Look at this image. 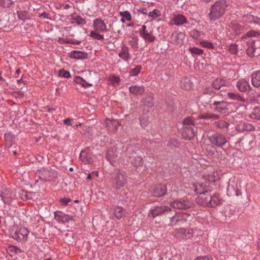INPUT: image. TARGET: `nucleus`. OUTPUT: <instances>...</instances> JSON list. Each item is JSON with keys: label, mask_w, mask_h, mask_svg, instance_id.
<instances>
[{"label": "nucleus", "mask_w": 260, "mask_h": 260, "mask_svg": "<svg viewBox=\"0 0 260 260\" xmlns=\"http://www.w3.org/2000/svg\"><path fill=\"white\" fill-rule=\"evenodd\" d=\"M229 6V3L226 0L216 1L210 8L208 17L210 20L215 21L220 18L225 13Z\"/></svg>", "instance_id": "obj_1"}, {"label": "nucleus", "mask_w": 260, "mask_h": 260, "mask_svg": "<svg viewBox=\"0 0 260 260\" xmlns=\"http://www.w3.org/2000/svg\"><path fill=\"white\" fill-rule=\"evenodd\" d=\"M127 176L124 172L118 171L112 174L111 181L113 187L119 189L126 185L127 183Z\"/></svg>", "instance_id": "obj_2"}, {"label": "nucleus", "mask_w": 260, "mask_h": 260, "mask_svg": "<svg viewBox=\"0 0 260 260\" xmlns=\"http://www.w3.org/2000/svg\"><path fill=\"white\" fill-rule=\"evenodd\" d=\"M216 95L217 94L211 87L207 86L202 89L199 99L205 106L210 107L215 100V97Z\"/></svg>", "instance_id": "obj_3"}, {"label": "nucleus", "mask_w": 260, "mask_h": 260, "mask_svg": "<svg viewBox=\"0 0 260 260\" xmlns=\"http://www.w3.org/2000/svg\"><path fill=\"white\" fill-rule=\"evenodd\" d=\"M37 175L41 181L50 182L54 181L57 178V173L50 167L43 168L38 171Z\"/></svg>", "instance_id": "obj_4"}, {"label": "nucleus", "mask_w": 260, "mask_h": 260, "mask_svg": "<svg viewBox=\"0 0 260 260\" xmlns=\"http://www.w3.org/2000/svg\"><path fill=\"white\" fill-rule=\"evenodd\" d=\"M193 203L187 200L184 199L176 200L170 203V205L173 208L179 210H186L192 206Z\"/></svg>", "instance_id": "obj_5"}, {"label": "nucleus", "mask_w": 260, "mask_h": 260, "mask_svg": "<svg viewBox=\"0 0 260 260\" xmlns=\"http://www.w3.org/2000/svg\"><path fill=\"white\" fill-rule=\"evenodd\" d=\"M208 139L211 144L219 147H222L227 142L225 137L223 135L217 133L208 137Z\"/></svg>", "instance_id": "obj_6"}, {"label": "nucleus", "mask_w": 260, "mask_h": 260, "mask_svg": "<svg viewBox=\"0 0 260 260\" xmlns=\"http://www.w3.org/2000/svg\"><path fill=\"white\" fill-rule=\"evenodd\" d=\"M29 231L25 228H20L15 232L11 234L12 237L20 242H25L27 240Z\"/></svg>", "instance_id": "obj_7"}, {"label": "nucleus", "mask_w": 260, "mask_h": 260, "mask_svg": "<svg viewBox=\"0 0 260 260\" xmlns=\"http://www.w3.org/2000/svg\"><path fill=\"white\" fill-rule=\"evenodd\" d=\"M171 211V208L166 206H155L153 207L149 211L148 216L155 218L156 216H160Z\"/></svg>", "instance_id": "obj_8"}, {"label": "nucleus", "mask_w": 260, "mask_h": 260, "mask_svg": "<svg viewBox=\"0 0 260 260\" xmlns=\"http://www.w3.org/2000/svg\"><path fill=\"white\" fill-rule=\"evenodd\" d=\"M228 103L226 102L223 101H217L215 100L210 108L215 112L225 113L228 110Z\"/></svg>", "instance_id": "obj_9"}, {"label": "nucleus", "mask_w": 260, "mask_h": 260, "mask_svg": "<svg viewBox=\"0 0 260 260\" xmlns=\"http://www.w3.org/2000/svg\"><path fill=\"white\" fill-rule=\"evenodd\" d=\"M189 214L183 212H177L170 218V222L172 224H177L179 222H183L186 221Z\"/></svg>", "instance_id": "obj_10"}, {"label": "nucleus", "mask_w": 260, "mask_h": 260, "mask_svg": "<svg viewBox=\"0 0 260 260\" xmlns=\"http://www.w3.org/2000/svg\"><path fill=\"white\" fill-rule=\"evenodd\" d=\"M152 30L148 31L146 30V26L145 25L142 26L140 28L139 32L141 37L145 40V41L149 42H153L155 37L152 34Z\"/></svg>", "instance_id": "obj_11"}, {"label": "nucleus", "mask_w": 260, "mask_h": 260, "mask_svg": "<svg viewBox=\"0 0 260 260\" xmlns=\"http://www.w3.org/2000/svg\"><path fill=\"white\" fill-rule=\"evenodd\" d=\"M197 130L195 126L183 127L182 136L185 140H191L194 137Z\"/></svg>", "instance_id": "obj_12"}, {"label": "nucleus", "mask_w": 260, "mask_h": 260, "mask_svg": "<svg viewBox=\"0 0 260 260\" xmlns=\"http://www.w3.org/2000/svg\"><path fill=\"white\" fill-rule=\"evenodd\" d=\"M236 87L241 92H246L252 90L249 82L245 79H239L236 83Z\"/></svg>", "instance_id": "obj_13"}, {"label": "nucleus", "mask_w": 260, "mask_h": 260, "mask_svg": "<svg viewBox=\"0 0 260 260\" xmlns=\"http://www.w3.org/2000/svg\"><path fill=\"white\" fill-rule=\"evenodd\" d=\"M93 28L97 32L107 31V26L104 21L100 18H96L93 20Z\"/></svg>", "instance_id": "obj_14"}, {"label": "nucleus", "mask_w": 260, "mask_h": 260, "mask_svg": "<svg viewBox=\"0 0 260 260\" xmlns=\"http://www.w3.org/2000/svg\"><path fill=\"white\" fill-rule=\"evenodd\" d=\"M210 190H204L200 193L199 196L196 198V202L199 205L208 207V195L205 194V192H208Z\"/></svg>", "instance_id": "obj_15"}, {"label": "nucleus", "mask_w": 260, "mask_h": 260, "mask_svg": "<svg viewBox=\"0 0 260 260\" xmlns=\"http://www.w3.org/2000/svg\"><path fill=\"white\" fill-rule=\"evenodd\" d=\"M228 82L224 79L221 78H217L213 80L211 83L212 89L219 90L221 88L227 86Z\"/></svg>", "instance_id": "obj_16"}, {"label": "nucleus", "mask_w": 260, "mask_h": 260, "mask_svg": "<svg viewBox=\"0 0 260 260\" xmlns=\"http://www.w3.org/2000/svg\"><path fill=\"white\" fill-rule=\"evenodd\" d=\"M167 191V187L165 185L159 184L155 186L152 190V193L154 197H161L165 195Z\"/></svg>", "instance_id": "obj_17"}, {"label": "nucleus", "mask_w": 260, "mask_h": 260, "mask_svg": "<svg viewBox=\"0 0 260 260\" xmlns=\"http://www.w3.org/2000/svg\"><path fill=\"white\" fill-rule=\"evenodd\" d=\"M118 56L126 62L131 58L129 48L125 45L123 44L122 45L121 49L118 53Z\"/></svg>", "instance_id": "obj_18"}, {"label": "nucleus", "mask_w": 260, "mask_h": 260, "mask_svg": "<svg viewBox=\"0 0 260 260\" xmlns=\"http://www.w3.org/2000/svg\"><path fill=\"white\" fill-rule=\"evenodd\" d=\"M208 207H215L221 203V199L217 194H214L213 196L208 195Z\"/></svg>", "instance_id": "obj_19"}, {"label": "nucleus", "mask_w": 260, "mask_h": 260, "mask_svg": "<svg viewBox=\"0 0 260 260\" xmlns=\"http://www.w3.org/2000/svg\"><path fill=\"white\" fill-rule=\"evenodd\" d=\"M185 35L183 32H174L171 35V41L176 44H181L183 43Z\"/></svg>", "instance_id": "obj_20"}, {"label": "nucleus", "mask_w": 260, "mask_h": 260, "mask_svg": "<svg viewBox=\"0 0 260 260\" xmlns=\"http://www.w3.org/2000/svg\"><path fill=\"white\" fill-rule=\"evenodd\" d=\"M251 80L253 86L258 87L260 86V71H255L251 74Z\"/></svg>", "instance_id": "obj_21"}, {"label": "nucleus", "mask_w": 260, "mask_h": 260, "mask_svg": "<svg viewBox=\"0 0 260 260\" xmlns=\"http://www.w3.org/2000/svg\"><path fill=\"white\" fill-rule=\"evenodd\" d=\"M70 57L75 59H85L88 58V54L80 51L73 50L71 52Z\"/></svg>", "instance_id": "obj_22"}, {"label": "nucleus", "mask_w": 260, "mask_h": 260, "mask_svg": "<svg viewBox=\"0 0 260 260\" xmlns=\"http://www.w3.org/2000/svg\"><path fill=\"white\" fill-rule=\"evenodd\" d=\"M79 158L82 162L85 164L92 162V157L90 153L86 151H82L80 154Z\"/></svg>", "instance_id": "obj_23"}, {"label": "nucleus", "mask_w": 260, "mask_h": 260, "mask_svg": "<svg viewBox=\"0 0 260 260\" xmlns=\"http://www.w3.org/2000/svg\"><path fill=\"white\" fill-rule=\"evenodd\" d=\"M180 86L182 88L190 90L192 88L193 84L189 78L184 77L181 80Z\"/></svg>", "instance_id": "obj_24"}, {"label": "nucleus", "mask_w": 260, "mask_h": 260, "mask_svg": "<svg viewBox=\"0 0 260 260\" xmlns=\"http://www.w3.org/2000/svg\"><path fill=\"white\" fill-rule=\"evenodd\" d=\"M129 92L134 95L142 94L145 91L143 86H132L129 87Z\"/></svg>", "instance_id": "obj_25"}, {"label": "nucleus", "mask_w": 260, "mask_h": 260, "mask_svg": "<svg viewBox=\"0 0 260 260\" xmlns=\"http://www.w3.org/2000/svg\"><path fill=\"white\" fill-rule=\"evenodd\" d=\"M174 24L176 25H181L187 23L186 17L181 14H177L174 18Z\"/></svg>", "instance_id": "obj_26"}, {"label": "nucleus", "mask_w": 260, "mask_h": 260, "mask_svg": "<svg viewBox=\"0 0 260 260\" xmlns=\"http://www.w3.org/2000/svg\"><path fill=\"white\" fill-rule=\"evenodd\" d=\"M188 235V233L187 232L186 229L180 228L176 231L175 237L179 240H183L187 239Z\"/></svg>", "instance_id": "obj_27"}, {"label": "nucleus", "mask_w": 260, "mask_h": 260, "mask_svg": "<svg viewBox=\"0 0 260 260\" xmlns=\"http://www.w3.org/2000/svg\"><path fill=\"white\" fill-rule=\"evenodd\" d=\"M114 214L117 219H120L125 215L124 209L120 206H116L114 209Z\"/></svg>", "instance_id": "obj_28"}, {"label": "nucleus", "mask_w": 260, "mask_h": 260, "mask_svg": "<svg viewBox=\"0 0 260 260\" xmlns=\"http://www.w3.org/2000/svg\"><path fill=\"white\" fill-rule=\"evenodd\" d=\"M143 104L148 107H151L153 106V96L151 93L149 95H147L145 98L143 99L142 101Z\"/></svg>", "instance_id": "obj_29"}, {"label": "nucleus", "mask_w": 260, "mask_h": 260, "mask_svg": "<svg viewBox=\"0 0 260 260\" xmlns=\"http://www.w3.org/2000/svg\"><path fill=\"white\" fill-rule=\"evenodd\" d=\"M237 129L240 132L248 131L254 129V127L249 123H243L242 125H238Z\"/></svg>", "instance_id": "obj_30"}, {"label": "nucleus", "mask_w": 260, "mask_h": 260, "mask_svg": "<svg viewBox=\"0 0 260 260\" xmlns=\"http://www.w3.org/2000/svg\"><path fill=\"white\" fill-rule=\"evenodd\" d=\"M182 124L183 127L194 126L195 121L192 117H187L183 119Z\"/></svg>", "instance_id": "obj_31"}, {"label": "nucleus", "mask_w": 260, "mask_h": 260, "mask_svg": "<svg viewBox=\"0 0 260 260\" xmlns=\"http://www.w3.org/2000/svg\"><path fill=\"white\" fill-rule=\"evenodd\" d=\"M249 116L252 119H260V107L254 108L249 113Z\"/></svg>", "instance_id": "obj_32"}, {"label": "nucleus", "mask_w": 260, "mask_h": 260, "mask_svg": "<svg viewBox=\"0 0 260 260\" xmlns=\"http://www.w3.org/2000/svg\"><path fill=\"white\" fill-rule=\"evenodd\" d=\"M74 81L79 84H80L83 87L91 86L92 84L91 83L86 82L80 76H76L75 77Z\"/></svg>", "instance_id": "obj_33"}, {"label": "nucleus", "mask_w": 260, "mask_h": 260, "mask_svg": "<svg viewBox=\"0 0 260 260\" xmlns=\"http://www.w3.org/2000/svg\"><path fill=\"white\" fill-rule=\"evenodd\" d=\"M199 117L201 119L216 120L219 119V115L212 113H206L205 114H200Z\"/></svg>", "instance_id": "obj_34"}, {"label": "nucleus", "mask_w": 260, "mask_h": 260, "mask_svg": "<svg viewBox=\"0 0 260 260\" xmlns=\"http://www.w3.org/2000/svg\"><path fill=\"white\" fill-rule=\"evenodd\" d=\"M131 163L135 167H140L143 164L142 158L139 156H135L132 158Z\"/></svg>", "instance_id": "obj_35"}, {"label": "nucleus", "mask_w": 260, "mask_h": 260, "mask_svg": "<svg viewBox=\"0 0 260 260\" xmlns=\"http://www.w3.org/2000/svg\"><path fill=\"white\" fill-rule=\"evenodd\" d=\"M106 157L108 160L112 164V161H114L116 159L118 156L117 155H114L113 150H108L107 152Z\"/></svg>", "instance_id": "obj_36"}, {"label": "nucleus", "mask_w": 260, "mask_h": 260, "mask_svg": "<svg viewBox=\"0 0 260 260\" xmlns=\"http://www.w3.org/2000/svg\"><path fill=\"white\" fill-rule=\"evenodd\" d=\"M253 43V41H252ZM256 47L252 43L246 49V53L249 56L253 57L254 56V52L256 50Z\"/></svg>", "instance_id": "obj_37"}, {"label": "nucleus", "mask_w": 260, "mask_h": 260, "mask_svg": "<svg viewBox=\"0 0 260 260\" xmlns=\"http://www.w3.org/2000/svg\"><path fill=\"white\" fill-rule=\"evenodd\" d=\"M72 23H76L78 25H84L86 23V21L80 16L72 18Z\"/></svg>", "instance_id": "obj_38"}, {"label": "nucleus", "mask_w": 260, "mask_h": 260, "mask_svg": "<svg viewBox=\"0 0 260 260\" xmlns=\"http://www.w3.org/2000/svg\"><path fill=\"white\" fill-rule=\"evenodd\" d=\"M190 36L194 40H199L202 37V32L197 29H193L190 31Z\"/></svg>", "instance_id": "obj_39"}, {"label": "nucleus", "mask_w": 260, "mask_h": 260, "mask_svg": "<svg viewBox=\"0 0 260 260\" xmlns=\"http://www.w3.org/2000/svg\"><path fill=\"white\" fill-rule=\"evenodd\" d=\"M228 96L230 99L238 101H242L243 100L242 96L238 93L229 92L228 93Z\"/></svg>", "instance_id": "obj_40"}, {"label": "nucleus", "mask_w": 260, "mask_h": 260, "mask_svg": "<svg viewBox=\"0 0 260 260\" xmlns=\"http://www.w3.org/2000/svg\"><path fill=\"white\" fill-rule=\"evenodd\" d=\"M142 67L140 66H137L134 69L131 70L129 71L130 76H137L140 72Z\"/></svg>", "instance_id": "obj_41"}, {"label": "nucleus", "mask_w": 260, "mask_h": 260, "mask_svg": "<svg viewBox=\"0 0 260 260\" xmlns=\"http://www.w3.org/2000/svg\"><path fill=\"white\" fill-rule=\"evenodd\" d=\"M109 81L113 85H118L120 81V78L115 75H111L109 77Z\"/></svg>", "instance_id": "obj_42"}, {"label": "nucleus", "mask_w": 260, "mask_h": 260, "mask_svg": "<svg viewBox=\"0 0 260 260\" xmlns=\"http://www.w3.org/2000/svg\"><path fill=\"white\" fill-rule=\"evenodd\" d=\"M89 36L98 40L104 39V36L96 32V31H91L90 32Z\"/></svg>", "instance_id": "obj_43"}, {"label": "nucleus", "mask_w": 260, "mask_h": 260, "mask_svg": "<svg viewBox=\"0 0 260 260\" xmlns=\"http://www.w3.org/2000/svg\"><path fill=\"white\" fill-rule=\"evenodd\" d=\"M13 3L12 0H0V6L4 8H9Z\"/></svg>", "instance_id": "obj_44"}, {"label": "nucleus", "mask_w": 260, "mask_h": 260, "mask_svg": "<svg viewBox=\"0 0 260 260\" xmlns=\"http://www.w3.org/2000/svg\"><path fill=\"white\" fill-rule=\"evenodd\" d=\"M216 127L219 128H226L229 126V123L223 120H220L215 122Z\"/></svg>", "instance_id": "obj_45"}, {"label": "nucleus", "mask_w": 260, "mask_h": 260, "mask_svg": "<svg viewBox=\"0 0 260 260\" xmlns=\"http://www.w3.org/2000/svg\"><path fill=\"white\" fill-rule=\"evenodd\" d=\"M120 15L122 16L123 18L127 21H131L132 19V16L128 11H124L123 12H120Z\"/></svg>", "instance_id": "obj_46"}, {"label": "nucleus", "mask_w": 260, "mask_h": 260, "mask_svg": "<svg viewBox=\"0 0 260 260\" xmlns=\"http://www.w3.org/2000/svg\"><path fill=\"white\" fill-rule=\"evenodd\" d=\"M229 48L230 52L233 54H236L238 52L237 45L236 44H230Z\"/></svg>", "instance_id": "obj_47"}, {"label": "nucleus", "mask_w": 260, "mask_h": 260, "mask_svg": "<svg viewBox=\"0 0 260 260\" xmlns=\"http://www.w3.org/2000/svg\"><path fill=\"white\" fill-rule=\"evenodd\" d=\"M8 250L10 252H14L15 253H19L22 252V251L18 247L14 245H11L8 247Z\"/></svg>", "instance_id": "obj_48"}, {"label": "nucleus", "mask_w": 260, "mask_h": 260, "mask_svg": "<svg viewBox=\"0 0 260 260\" xmlns=\"http://www.w3.org/2000/svg\"><path fill=\"white\" fill-rule=\"evenodd\" d=\"M59 76L66 78H69L71 77V74L69 72L65 71L64 69H61L59 71Z\"/></svg>", "instance_id": "obj_49"}, {"label": "nucleus", "mask_w": 260, "mask_h": 260, "mask_svg": "<svg viewBox=\"0 0 260 260\" xmlns=\"http://www.w3.org/2000/svg\"><path fill=\"white\" fill-rule=\"evenodd\" d=\"M201 44L202 46L209 49H213L214 47L213 44L212 42L207 41H202L201 42Z\"/></svg>", "instance_id": "obj_50"}, {"label": "nucleus", "mask_w": 260, "mask_h": 260, "mask_svg": "<svg viewBox=\"0 0 260 260\" xmlns=\"http://www.w3.org/2000/svg\"><path fill=\"white\" fill-rule=\"evenodd\" d=\"M189 50L192 54L200 55L203 53V50L202 49H199L196 47L190 48Z\"/></svg>", "instance_id": "obj_51"}, {"label": "nucleus", "mask_w": 260, "mask_h": 260, "mask_svg": "<svg viewBox=\"0 0 260 260\" xmlns=\"http://www.w3.org/2000/svg\"><path fill=\"white\" fill-rule=\"evenodd\" d=\"M159 11L157 9H154L153 11H150L148 13V16L155 18H157L159 15Z\"/></svg>", "instance_id": "obj_52"}, {"label": "nucleus", "mask_w": 260, "mask_h": 260, "mask_svg": "<svg viewBox=\"0 0 260 260\" xmlns=\"http://www.w3.org/2000/svg\"><path fill=\"white\" fill-rule=\"evenodd\" d=\"M138 39L137 37H134L132 38V40L129 42L131 46L133 48H137L138 47Z\"/></svg>", "instance_id": "obj_53"}, {"label": "nucleus", "mask_w": 260, "mask_h": 260, "mask_svg": "<svg viewBox=\"0 0 260 260\" xmlns=\"http://www.w3.org/2000/svg\"><path fill=\"white\" fill-rule=\"evenodd\" d=\"M18 150H19V147L14 145L10 147L9 151L10 152H12L14 155H16L17 154Z\"/></svg>", "instance_id": "obj_54"}, {"label": "nucleus", "mask_w": 260, "mask_h": 260, "mask_svg": "<svg viewBox=\"0 0 260 260\" xmlns=\"http://www.w3.org/2000/svg\"><path fill=\"white\" fill-rule=\"evenodd\" d=\"M258 35H259L258 32L253 31V30H251V31H248L246 34V36L248 37H254L257 36Z\"/></svg>", "instance_id": "obj_55"}, {"label": "nucleus", "mask_w": 260, "mask_h": 260, "mask_svg": "<svg viewBox=\"0 0 260 260\" xmlns=\"http://www.w3.org/2000/svg\"><path fill=\"white\" fill-rule=\"evenodd\" d=\"M71 201V199L68 198H63L60 199V202L64 205H67Z\"/></svg>", "instance_id": "obj_56"}, {"label": "nucleus", "mask_w": 260, "mask_h": 260, "mask_svg": "<svg viewBox=\"0 0 260 260\" xmlns=\"http://www.w3.org/2000/svg\"><path fill=\"white\" fill-rule=\"evenodd\" d=\"M25 13L24 12H17L18 17L19 19H21L23 20H25L26 18V16H25Z\"/></svg>", "instance_id": "obj_57"}, {"label": "nucleus", "mask_w": 260, "mask_h": 260, "mask_svg": "<svg viewBox=\"0 0 260 260\" xmlns=\"http://www.w3.org/2000/svg\"><path fill=\"white\" fill-rule=\"evenodd\" d=\"M141 125L143 127H145L147 125V120L144 118H141L140 119Z\"/></svg>", "instance_id": "obj_58"}, {"label": "nucleus", "mask_w": 260, "mask_h": 260, "mask_svg": "<svg viewBox=\"0 0 260 260\" xmlns=\"http://www.w3.org/2000/svg\"><path fill=\"white\" fill-rule=\"evenodd\" d=\"M63 123L64 124H66L68 125H73V123H72V119L69 118L64 119L63 120Z\"/></svg>", "instance_id": "obj_59"}, {"label": "nucleus", "mask_w": 260, "mask_h": 260, "mask_svg": "<svg viewBox=\"0 0 260 260\" xmlns=\"http://www.w3.org/2000/svg\"><path fill=\"white\" fill-rule=\"evenodd\" d=\"M194 260H211L209 257L205 256H199L196 258Z\"/></svg>", "instance_id": "obj_60"}, {"label": "nucleus", "mask_w": 260, "mask_h": 260, "mask_svg": "<svg viewBox=\"0 0 260 260\" xmlns=\"http://www.w3.org/2000/svg\"><path fill=\"white\" fill-rule=\"evenodd\" d=\"M254 19V18L251 15H247L245 17V20L248 21L249 22H252Z\"/></svg>", "instance_id": "obj_61"}, {"label": "nucleus", "mask_w": 260, "mask_h": 260, "mask_svg": "<svg viewBox=\"0 0 260 260\" xmlns=\"http://www.w3.org/2000/svg\"><path fill=\"white\" fill-rule=\"evenodd\" d=\"M81 43V41L76 40H72V42H71V44L74 45H78Z\"/></svg>", "instance_id": "obj_62"}, {"label": "nucleus", "mask_w": 260, "mask_h": 260, "mask_svg": "<svg viewBox=\"0 0 260 260\" xmlns=\"http://www.w3.org/2000/svg\"><path fill=\"white\" fill-rule=\"evenodd\" d=\"M48 15H49L47 13H46V12H45L42 13L40 15L41 16H43L44 18H47V19H48L49 18L48 17Z\"/></svg>", "instance_id": "obj_63"}, {"label": "nucleus", "mask_w": 260, "mask_h": 260, "mask_svg": "<svg viewBox=\"0 0 260 260\" xmlns=\"http://www.w3.org/2000/svg\"><path fill=\"white\" fill-rule=\"evenodd\" d=\"M91 179V174H89L86 178L87 180H89Z\"/></svg>", "instance_id": "obj_64"}]
</instances>
